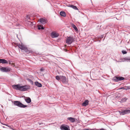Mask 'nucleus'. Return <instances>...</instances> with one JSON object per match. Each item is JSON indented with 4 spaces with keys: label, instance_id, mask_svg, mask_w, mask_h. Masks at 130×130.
Instances as JSON below:
<instances>
[{
    "label": "nucleus",
    "instance_id": "16",
    "mask_svg": "<svg viewBox=\"0 0 130 130\" xmlns=\"http://www.w3.org/2000/svg\"><path fill=\"white\" fill-rule=\"evenodd\" d=\"M25 100L28 103H30L31 102L30 98L29 97H28L27 98L25 99Z\"/></svg>",
    "mask_w": 130,
    "mask_h": 130
},
{
    "label": "nucleus",
    "instance_id": "13",
    "mask_svg": "<svg viewBox=\"0 0 130 130\" xmlns=\"http://www.w3.org/2000/svg\"><path fill=\"white\" fill-rule=\"evenodd\" d=\"M8 62L7 61L4 59H0V63H7Z\"/></svg>",
    "mask_w": 130,
    "mask_h": 130
},
{
    "label": "nucleus",
    "instance_id": "31",
    "mask_svg": "<svg viewBox=\"0 0 130 130\" xmlns=\"http://www.w3.org/2000/svg\"><path fill=\"white\" fill-rule=\"evenodd\" d=\"M11 65L12 66H14V63H12L11 64Z\"/></svg>",
    "mask_w": 130,
    "mask_h": 130
},
{
    "label": "nucleus",
    "instance_id": "35",
    "mask_svg": "<svg viewBox=\"0 0 130 130\" xmlns=\"http://www.w3.org/2000/svg\"><path fill=\"white\" fill-rule=\"evenodd\" d=\"M128 50L130 51V49H128Z\"/></svg>",
    "mask_w": 130,
    "mask_h": 130
},
{
    "label": "nucleus",
    "instance_id": "24",
    "mask_svg": "<svg viewBox=\"0 0 130 130\" xmlns=\"http://www.w3.org/2000/svg\"><path fill=\"white\" fill-rule=\"evenodd\" d=\"M27 80L31 84H33V82L31 80L28 78H27Z\"/></svg>",
    "mask_w": 130,
    "mask_h": 130
},
{
    "label": "nucleus",
    "instance_id": "9",
    "mask_svg": "<svg viewBox=\"0 0 130 130\" xmlns=\"http://www.w3.org/2000/svg\"><path fill=\"white\" fill-rule=\"evenodd\" d=\"M51 36L53 38H57L59 35V34L55 31H53L51 34Z\"/></svg>",
    "mask_w": 130,
    "mask_h": 130
},
{
    "label": "nucleus",
    "instance_id": "26",
    "mask_svg": "<svg viewBox=\"0 0 130 130\" xmlns=\"http://www.w3.org/2000/svg\"><path fill=\"white\" fill-rule=\"evenodd\" d=\"M125 87H126V89H125V90H127L130 89V86H128L127 87L126 86Z\"/></svg>",
    "mask_w": 130,
    "mask_h": 130
},
{
    "label": "nucleus",
    "instance_id": "27",
    "mask_svg": "<svg viewBox=\"0 0 130 130\" xmlns=\"http://www.w3.org/2000/svg\"><path fill=\"white\" fill-rule=\"evenodd\" d=\"M122 52L123 54H125L127 53V52L123 50L122 51Z\"/></svg>",
    "mask_w": 130,
    "mask_h": 130
},
{
    "label": "nucleus",
    "instance_id": "18",
    "mask_svg": "<svg viewBox=\"0 0 130 130\" xmlns=\"http://www.w3.org/2000/svg\"><path fill=\"white\" fill-rule=\"evenodd\" d=\"M60 14L61 16L63 17H65L66 16V14L64 11L60 12Z\"/></svg>",
    "mask_w": 130,
    "mask_h": 130
},
{
    "label": "nucleus",
    "instance_id": "36",
    "mask_svg": "<svg viewBox=\"0 0 130 130\" xmlns=\"http://www.w3.org/2000/svg\"><path fill=\"white\" fill-rule=\"evenodd\" d=\"M78 130H81L80 129H78Z\"/></svg>",
    "mask_w": 130,
    "mask_h": 130
},
{
    "label": "nucleus",
    "instance_id": "34",
    "mask_svg": "<svg viewBox=\"0 0 130 130\" xmlns=\"http://www.w3.org/2000/svg\"><path fill=\"white\" fill-rule=\"evenodd\" d=\"M9 64H10H10H11V63L10 62H9Z\"/></svg>",
    "mask_w": 130,
    "mask_h": 130
},
{
    "label": "nucleus",
    "instance_id": "5",
    "mask_svg": "<svg viewBox=\"0 0 130 130\" xmlns=\"http://www.w3.org/2000/svg\"><path fill=\"white\" fill-rule=\"evenodd\" d=\"M119 112L120 115H124L130 113V110L126 109L123 110L122 111H119Z\"/></svg>",
    "mask_w": 130,
    "mask_h": 130
},
{
    "label": "nucleus",
    "instance_id": "30",
    "mask_svg": "<svg viewBox=\"0 0 130 130\" xmlns=\"http://www.w3.org/2000/svg\"><path fill=\"white\" fill-rule=\"evenodd\" d=\"M120 89H123L124 90H125V89H126V88H125L124 87H122V88H120Z\"/></svg>",
    "mask_w": 130,
    "mask_h": 130
},
{
    "label": "nucleus",
    "instance_id": "37",
    "mask_svg": "<svg viewBox=\"0 0 130 130\" xmlns=\"http://www.w3.org/2000/svg\"><path fill=\"white\" fill-rule=\"evenodd\" d=\"M3 127H4V128H5V127L4 126H3Z\"/></svg>",
    "mask_w": 130,
    "mask_h": 130
},
{
    "label": "nucleus",
    "instance_id": "20",
    "mask_svg": "<svg viewBox=\"0 0 130 130\" xmlns=\"http://www.w3.org/2000/svg\"><path fill=\"white\" fill-rule=\"evenodd\" d=\"M38 29L39 30L40 29H44V28L41 25H38Z\"/></svg>",
    "mask_w": 130,
    "mask_h": 130
},
{
    "label": "nucleus",
    "instance_id": "29",
    "mask_svg": "<svg viewBox=\"0 0 130 130\" xmlns=\"http://www.w3.org/2000/svg\"><path fill=\"white\" fill-rule=\"evenodd\" d=\"M125 59L126 60H130V58H125Z\"/></svg>",
    "mask_w": 130,
    "mask_h": 130
},
{
    "label": "nucleus",
    "instance_id": "22",
    "mask_svg": "<svg viewBox=\"0 0 130 130\" xmlns=\"http://www.w3.org/2000/svg\"><path fill=\"white\" fill-rule=\"evenodd\" d=\"M72 27L75 29V30L76 31L78 30V29L75 25L73 24H72Z\"/></svg>",
    "mask_w": 130,
    "mask_h": 130
},
{
    "label": "nucleus",
    "instance_id": "2",
    "mask_svg": "<svg viewBox=\"0 0 130 130\" xmlns=\"http://www.w3.org/2000/svg\"><path fill=\"white\" fill-rule=\"evenodd\" d=\"M18 46L21 49L24 50L25 52H27L28 51L27 47L22 43L19 44Z\"/></svg>",
    "mask_w": 130,
    "mask_h": 130
},
{
    "label": "nucleus",
    "instance_id": "4",
    "mask_svg": "<svg viewBox=\"0 0 130 130\" xmlns=\"http://www.w3.org/2000/svg\"><path fill=\"white\" fill-rule=\"evenodd\" d=\"M73 37L69 36L67 38L66 43L68 44H70L73 42Z\"/></svg>",
    "mask_w": 130,
    "mask_h": 130
},
{
    "label": "nucleus",
    "instance_id": "10",
    "mask_svg": "<svg viewBox=\"0 0 130 130\" xmlns=\"http://www.w3.org/2000/svg\"><path fill=\"white\" fill-rule=\"evenodd\" d=\"M60 129L62 130H70L69 127L64 124L62 125L61 126Z\"/></svg>",
    "mask_w": 130,
    "mask_h": 130
},
{
    "label": "nucleus",
    "instance_id": "14",
    "mask_svg": "<svg viewBox=\"0 0 130 130\" xmlns=\"http://www.w3.org/2000/svg\"><path fill=\"white\" fill-rule=\"evenodd\" d=\"M67 6L68 7L72 8L73 9L76 10H78V8L76 6H75L73 5H68Z\"/></svg>",
    "mask_w": 130,
    "mask_h": 130
},
{
    "label": "nucleus",
    "instance_id": "6",
    "mask_svg": "<svg viewBox=\"0 0 130 130\" xmlns=\"http://www.w3.org/2000/svg\"><path fill=\"white\" fill-rule=\"evenodd\" d=\"M0 70L2 72H7L10 71L11 69L9 68L2 67L0 68Z\"/></svg>",
    "mask_w": 130,
    "mask_h": 130
},
{
    "label": "nucleus",
    "instance_id": "11",
    "mask_svg": "<svg viewBox=\"0 0 130 130\" xmlns=\"http://www.w3.org/2000/svg\"><path fill=\"white\" fill-rule=\"evenodd\" d=\"M39 22L42 23V24H45L46 23L47 20L46 19L41 18L39 20Z\"/></svg>",
    "mask_w": 130,
    "mask_h": 130
},
{
    "label": "nucleus",
    "instance_id": "28",
    "mask_svg": "<svg viewBox=\"0 0 130 130\" xmlns=\"http://www.w3.org/2000/svg\"><path fill=\"white\" fill-rule=\"evenodd\" d=\"M3 124V125H5L6 126H7L9 127H10H10L11 126H9V125H7V124Z\"/></svg>",
    "mask_w": 130,
    "mask_h": 130
},
{
    "label": "nucleus",
    "instance_id": "33",
    "mask_svg": "<svg viewBox=\"0 0 130 130\" xmlns=\"http://www.w3.org/2000/svg\"><path fill=\"white\" fill-rule=\"evenodd\" d=\"M83 130H91V129H88V128H86V129H84Z\"/></svg>",
    "mask_w": 130,
    "mask_h": 130
},
{
    "label": "nucleus",
    "instance_id": "17",
    "mask_svg": "<svg viewBox=\"0 0 130 130\" xmlns=\"http://www.w3.org/2000/svg\"><path fill=\"white\" fill-rule=\"evenodd\" d=\"M68 120H69L71 122H74L75 121V119L74 118L69 117L68 118Z\"/></svg>",
    "mask_w": 130,
    "mask_h": 130
},
{
    "label": "nucleus",
    "instance_id": "1",
    "mask_svg": "<svg viewBox=\"0 0 130 130\" xmlns=\"http://www.w3.org/2000/svg\"><path fill=\"white\" fill-rule=\"evenodd\" d=\"M13 103L14 105L17 106L18 107L21 108H24L27 106L26 105H25L23 104L19 101H14L13 102Z\"/></svg>",
    "mask_w": 130,
    "mask_h": 130
},
{
    "label": "nucleus",
    "instance_id": "7",
    "mask_svg": "<svg viewBox=\"0 0 130 130\" xmlns=\"http://www.w3.org/2000/svg\"><path fill=\"white\" fill-rule=\"evenodd\" d=\"M30 87L28 85H25L20 87L19 90L21 91H25L26 90L29 89Z\"/></svg>",
    "mask_w": 130,
    "mask_h": 130
},
{
    "label": "nucleus",
    "instance_id": "19",
    "mask_svg": "<svg viewBox=\"0 0 130 130\" xmlns=\"http://www.w3.org/2000/svg\"><path fill=\"white\" fill-rule=\"evenodd\" d=\"M35 84L36 86L38 87H42L41 84L38 82H36L35 83Z\"/></svg>",
    "mask_w": 130,
    "mask_h": 130
},
{
    "label": "nucleus",
    "instance_id": "12",
    "mask_svg": "<svg viewBox=\"0 0 130 130\" xmlns=\"http://www.w3.org/2000/svg\"><path fill=\"white\" fill-rule=\"evenodd\" d=\"M20 86L19 84L14 85H12V87L14 89L17 90H19L20 88Z\"/></svg>",
    "mask_w": 130,
    "mask_h": 130
},
{
    "label": "nucleus",
    "instance_id": "15",
    "mask_svg": "<svg viewBox=\"0 0 130 130\" xmlns=\"http://www.w3.org/2000/svg\"><path fill=\"white\" fill-rule=\"evenodd\" d=\"M88 100H86L82 104V106H85L87 105L88 103Z\"/></svg>",
    "mask_w": 130,
    "mask_h": 130
},
{
    "label": "nucleus",
    "instance_id": "8",
    "mask_svg": "<svg viewBox=\"0 0 130 130\" xmlns=\"http://www.w3.org/2000/svg\"><path fill=\"white\" fill-rule=\"evenodd\" d=\"M61 80L64 84H66L68 83V80L67 79L66 77L65 76H61Z\"/></svg>",
    "mask_w": 130,
    "mask_h": 130
},
{
    "label": "nucleus",
    "instance_id": "23",
    "mask_svg": "<svg viewBox=\"0 0 130 130\" xmlns=\"http://www.w3.org/2000/svg\"><path fill=\"white\" fill-rule=\"evenodd\" d=\"M61 76H57L56 77V78L57 80H61Z\"/></svg>",
    "mask_w": 130,
    "mask_h": 130
},
{
    "label": "nucleus",
    "instance_id": "3",
    "mask_svg": "<svg viewBox=\"0 0 130 130\" xmlns=\"http://www.w3.org/2000/svg\"><path fill=\"white\" fill-rule=\"evenodd\" d=\"M124 78L122 77L116 76L113 77V80L115 82H118L123 80L124 79Z\"/></svg>",
    "mask_w": 130,
    "mask_h": 130
},
{
    "label": "nucleus",
    "instance_id": "32",
    "mask_svg": "<svg viewBox=\"0 0 130 130\" xmlns=\"http://www.w3.org/2000/svg\"><path fill=\"white\" fill-rule=\"evenodd\" d=\"M44 69L43 68H41L40 69V71H42L44 70Z\"/></svg>",
    "mask_w": 130,
    "mask_h": 130
},
{
    "label": "nucleus",
    "instance_id": "25",
    "mask_svg": "<svg viewBox=\"0 0 130 130\" xmlns=\"http://www.w3.org/2000/svg\"><path fill=\"white\" fill-rule=\"evenodd\" d=\"M121 96V95L120 94H118L117 96H116V98H117L118 99H119Z\"/></svg>",
    "mask_w": 130,
    "mask_h": 130
},
{
    "label": "nucleus",
    "instance_id": "21",
    "mask_svg": "<svg viewBox=\"0 0 130 130\" xmlns=\"http://www.w3.org/2000/svg\"><path fill=\"white\" fill-rule=\"evenodd\" d=\"M127 100V98L126 97H124V98H122L121 100L122 102H125Z\"/></svg>",
    "mask_w": 130,
    "mask_h": 130
}]
</instances>
